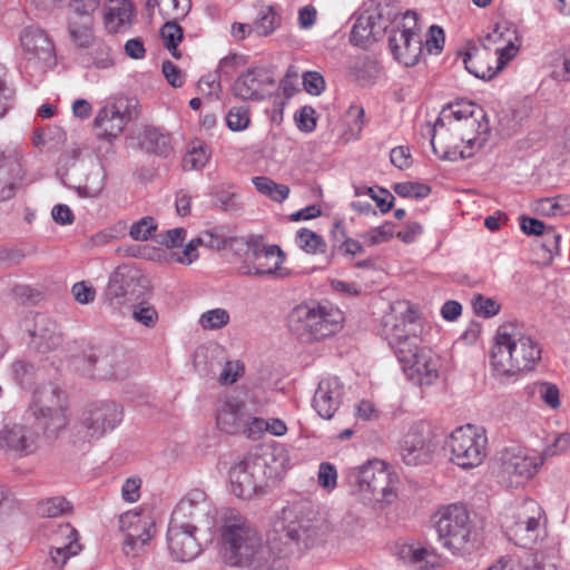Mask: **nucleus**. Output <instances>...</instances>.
I'll list each match as a JSON object with an SVG mask.
<instances>
[{
	"label": "nucleus",
	"instance_id": "27",
	"mask_svg": "<svg viewBox=\"0 0 570 570\" xmlns=\"http://www.w3.org/2000/svg\"><path fill=\"white\" fill-rule=\"evenodd\" d=\"M29 332L31 336L30 346L39 353L56 350L62 342L58 324L45 314L35 316L33 328Z\"/></svg>",
	"mask_w": 570,
	"mask_h": 570
},
{
	"label": "nucleus",
	"instance_id": "23",
	"mask_svg": "<svg viewBox=\"0 0 570 570\" xmlns=\"http://www.w3.org/2000/svg\"><path fill=\"white\" fill-rule=\"evenodd\" d=\"M389 48L394 59L405 67L415 66L422 55L420 35L411 27L393 29L387 39Z\"/></svg>",
	"mask_w": 570,
	"mask_h": 570
},
{
	"label": "nucleus",
	"instance_id": "61",
	"mask_svg": "<svg viewBox=\"0 0 570 570\" xmlns=\"http://www.w3.org/2000/svg\"><path fill=\"white\" fill-rule=\"evenodd\" d=\"M69 33L70 37L75 42H77L80 47H89L92 43L94 36L91 28L83 23V24H75L70 23L69 26Z\"/></svg>",
	"mask_w": 570,
	"mask_h": 570
},
{
	"label": "nucleus",
	"instance_id": "12",
	"mask_svg": "<svg viewBox=\"0 0 570 570\" xmlns=\"http://www.w3.org/2000/svg\"><path fill=\"white\" fill-rule=\"evenodd\" d=\"M86 372L94 379H121L128 374V362L122 347L102 344L90 347L83 355Z\"/></svg>",
	"mask_w": 570,
	"mask_h": 570
},
{
	"label": "nucleus",
	"instance_id": "4",
	"mask_svg": "<svg viewBox=\"0 0 570 570\" xmlns=\"http://www.w3.org/2000/svg\"><path fill=\"white\" fill-rule=\"evenodd\" d=\"M389 340L409 380L419 385H430L439 377L440 357L429 348H420L416 335H403L396 325Z\"/></svg>",
	"mask_w": 570,
	"mask_h": 570
},
{
	"label": "nucleus",
	"instance_id": "8",
	"mask_svg": "<svg viewBox=\"0 0 570 570\" xmlns=\"http://www.w3.org/2000/svg\"><path fill=\"white\" fill-rule=\"evenodd\" d=\"M350 482L360 499L373 508L390 504L396 499V491L386 464L372 460L350 473Z\"/></svg>",
	"mask_w": 570,
	"mask_h": 570
},
{
	"label": "nucleus",
	"instance_id": "51",
	"mask_svg": "<svg viewBox=\"0 0 570 570\" xmlns=\"http://www.w3.org/2000/svg\"><path fill=\"white\" fill-rule=\"evenodd\" d=\"M474 313L484 318H490L500 312V304L493 298L476 294L472 298Z\"/></svg>",
	"mask_w": 570,
	"mask_h": 570
},
{
	"label": "nucleus",
	"instance_id": "41",
	"mask_svg": "<svg viewBox=\"0 0 570 570\" xmlns=\"http://www.w3.org/2000/svg\"><path fill=\"white\" fill-rule=\"evenodd\" d=\"M239 274L245 276H267L276 278H286L292 273L288 268L283 266H268L264 263H256L255 266L243 264L238 268Z\"/></svg>",
	"mask_w": 570,
	"mask_h": 570
},
{
	"label": "nucleus",
	"instance_id": "1",
	"mask_svg": "<svg viewBox=\"0 0 570 570\" xmlns=\"http://www.w3.org/2000/svg\"><path fill=\"white\" fill-rule=\"evenodd\" d=\"M490 132L483 108L473 102L443 108L433 128L431 145L442 159L456 161L474 155V146L482 148Z\"/></svg>",
	"mask_w": 570,
	"mask_h": 570
},
{
	"label": "nucleus",
	"instance_id": "54",
	"mask_svg": "<svg viewBox=\"0 0 570 570\" xmlns=\"http://www.w3.org/2000/svg\"><path fill=\"white\" fill-rule=\"evenodd\" d=\"M248 109L246 107H233L226 116L227 127L233 131H240L249 125Z\"/></svg>",
	"mask_w": 570,
	"mask_h": 570
},
{
	"label": "nucleus",
	"instance_id": "7",
	"mask_svg": "<svg viewBox=\"0 0 570 570\" xmlns=\"http://www.w3.org/2000/svg\"><path fill=\"white\" fill-rule=\"evenodd\" d=\"M343 313L331 305L299 304L288 314V328L304 342L320 341L338 332Z\"/></svg>",
	"mask_w": 570,
	"mask_h": 570
},
{
	"label": "nucleus",
	"instance_id": "64",
	"mask_svg": "<svg viewBox=\"0 0 570 570\" xmlns=\"http://www.w3.org/2000/svg\"><path fill=\"white\" fill-rule=\"evenodd\" d=\"M444 46V31L439 26H431L425 40L426 50L430 53H440Z\"/></svg>",
	"mask_w": 570,
	"mask_h": 570
},
{
	"label": "nucleus",
	"instance_id": "53",
	"mask_svg": "<svg viewBox=\"0 0 570 570\" xmlns=\"http://www.w3.org/2000/svg\"><path fill=\"white\" fill-rule=\"evenodd\" d=\"M394 234V224L386 222L383 225L363 233L361 237L370 245H377L390 240Z\"/></svg>",
	"mask_w": 570,
	"mask_h": 570
},
{
	"label": "nucleus",
	"instance_id": "38",
	"mask_svg": "<svg viewBox=\"0 0 570 570\" xmlns=\"http://www.w3.org/2000/svg\"><path fill=\"white\" fill-rule=\"evenodd\" d=\"M253 184L258 193L276 203H283L289 195V187L287 185L278 184L266 176L254 177Z\"/></svg>",
	"mask_w": 570,
	"mask_h": 570
},
{
	"label": "nucleus",
	"instance_id": "15",
	"mask_svg": "<svg viewBox=\"0 0 570 570\" xmlns=\"http://www.w3.org/2000/svg\"><path fill=\"white\" fill-rule=\"evenodd\" d=\"M216 511L204 491H189L174 509L170 520L184 525H212Z\"/></svg>",
	"mask_w": 570,
	"mask_h": 570
},
{
	"label": "nucleus",
	"instance_id": "14",
	"mask_svg": "<svg viewBox=\"0 0 570 570\" xmlns=\"http://www.w3.org/2000/svg\"><path fill=\"white\" fill-rule=\"evenodd\" d=\"M121 405L112 400H101L90 403L80 417L81 426L90 438L99 439L112 431L121 421Z\"/></svg>",
	"mask_w": 570,
	"mask_h": 570
},
{
	"label": "nucleus",
	"instance_id": "34",
	"mask_svg": "<svg viewBox=\"0 0 570 570\" xmlns=\"http://www.w3.org/2000/svg\"><path fill=\"white\" fill-rule=\"evenodd\" d=\"M281 22L282 19L276 9L273 6H267L259 10L252 28L258 37H267L281 26Z\"/></svg>",
	"mask_w": 570,
	"mask_h": 570
},
{
	"label": "nucleus",
	"instance_id": "22",
	"mask_svg": "<svg viewBox=\"0 0 570 570\" xmlns=\"http://www.w3.org/2000/svg\"><path fill=\"white\" fill-rule=\"evenodd\" d=\"M22 150L18 146L0 149V202L14 196L24 177Z\"/></svg>",
	"mask_w": 570,
	"mask_h": 570
},
{
	"label": "nucleus",
	"instance_id": "29",
	"mask_svg": "<svg viewBox=\"0 0 570 570\" xmlns=\"http://www.w3.org/2000/svg\"><path fill=\"white\" fill-rule=\"evenodd\" d=\"M236 244L247 246L248 256L255 263H263V259H274L272 266H283L285 254L278 245L265 246L258 236H249L248 238L238 237Z\"/></svg>",
	"mask_w": 570,
	"mask_h": 570
},
{
	"label": "nucleus",
	"instance_id": "42",
	"mask_svg": "<svg viewBox=\"0 0 570 570\" xmlns=\"http://www.w3.org/2000/svg\"><path fill=\"white\" fill-rule=\"evenodd\" d=\"M71 510V504L63 497L42 500L37 505V512L42 518H57Z\"/></svg>",
	"mask_w": 570,
	"mask_h": 570
},
{
	"label": "nucleus",
	"instance_id": "21",
	"mask_svg": "<svg viewBox=\"0 0 570 570\" xmlns=\"http://www.w3.org/2000/svg\"><path fill=\"white\" fill-rule=\"evenodd\" d=\"M195 525H184L169 521L167 546L174 560L188 562L202 552V544L196 537Z\"/></svg>",
	"mask_w": 570,
	"mask_h": 570
},
{
	"label": "nucleus",
	"instance_id": "33",
	"mask_svg": "<svg viewBox=\"0 0 570 570\" xmlns=\"http://www.w3.org/2000/svg\"><path fill=\"white\" fill-rule=\"evenodd\" d=\"M504 527L509 539L519 547L531 548L538 540L540 524L510 523L507 517Z\"/></svg>",
	"mask_w": 570,
	"mask_h": 570
},
{
	"label": "nucleus",
	"instance_id": "11",
	"mask_svg": "<svg viewBox=\"0 0 570 570\" xmlns=\"http://www.w3.org/2000/svg\"><path fill=\"white\" fill-rule=\"evenodd\" d=\"M446 446L450 460L462 469L479 466L488 455V438L479 428L466 424L456 428L450 435Z\"/></svg>",
	"mask_w": 570,
	"mask_h": 570
},
{
	"label": "nucleus",
	"instance_id": "45",
	"mask_svg": "<svg viewBox=\"0 0 570 570\" xmlns=\"http://www.w3.org/2000/svg\"><path fill=\"white\" fill-rule=\"evenodd\" d=\"M532 393L550 409L557 410L560 406V391L558 386L550 382H538L532 386Z\"/></svg>",
	"mask_w": 570,
	"mask_h": 570
},
{
	"label": "nucleus",
	"instance_id": "32",
	"mask_svg": "<svg viewBox=\"0 0 570 570\" xmlns=\"http://www.w3.org/2000/svg\"><path fill=\"white\" fill-rule=\"evenodd\" d=\"M489 56L488 48L484 46L483 50L479 48H471L464 53L463 62L465 69L479 79H491L495 75V70L484 62Z\"/></svg>",
	"mask_w": 570,
	"mask_h": 570
},
{
	"label": "nucleus",
	"instance_id": "44",
	"mask_svg": "<svg viewBox=\"0 0 570 570\" xmlns=\"http://www.w3.org/2000/svg\"><path fill=\"white\" fill-rule=\"evenodd\" d=\"M36 372V366L26 360H17L11 365L12 377L16 383L22 387H28L33 384Z\"/></svg>",
	"mask_w": 570,
	"mask_h": 570
},
{
	"label": "nucleus",
	"instance_id": "17",
	"mask_svg": "<svg viewBox=\"0 0 570 570\" xmlns=\"http://www.w3.org/2000/svg\"><path fill=\"white\" fill-rule=\"evenodd\" d=\"M137 115L136 104L131 99H118L114 104L106 105L95 118L98 136L108 140L118 137Z\"/></svg>",
	"mask_w": 570,
	"mask_h": 570
},
{
	"label": "nucleus",
	"instance_id": "43",
	"mask_svg": "<svg viewBox=\"0 0 570 570\" xmlns=\"http://www.w3.org/2000/svg\"><path fill=\"white\" fill-rule=\"evenodd\" d=\"M332 235L335 242H340L342 239V243L338 245V248L345 255L355 256L357 254L364 253V247L362 246V244L358 240H355L347 236L346 230L341 222H335Z\"/></svg>",
	"mask_w": 570,
	"mask_h": 570
},
{
	"label": "nucleus",
	"instance_id": "52",
	"mask_svg": "<svg viewBox=\"0 0 570 570\" xmlns=\"http://www.w3.org/2000/svg\"><path fill=\"white\" fill-rule=\"evenodd\" d=\"M394 191L401 197L410 198H425L429 196L431 188L425 184L420 183H397L393 186Z\"/></svg>",
	"mask_w": 570,
	"mask_h": 570
},
{
	"label": "nucleus",
	"instance_id": "26",
	"mask_svg": "<svg viewBox=\"0 0 570 570\" xmlns=\"http://www.w3.org/2000/svg\"><path fill=\"white\" fill-rule=\"evenodd\" d=\"M343 396V385L337 377L323 379L315 391L313 406L323 419L330 420L337 411Z\"/></svg>",
	"mask_w": 570,
	"mask_h": 570
},
{
	"label": "nucleus",
	"instance_id": "24",
	"mask_svg": "<svg viewBox=\"0 0 570 570\" xmlns=\"http://www.w3.org/2000/svg\"><path fill=\"white\" fill-rule=\"evenodd\" d=\"M275 80L263 68H252L242 73L234 82L233 94L244 100H263L269 95Z\"/></svg>",
	"mask_w": 570,
	"mask_h": 570
},
{
	"label": "nucleus",
	"instance_id": "3",
	"mask_svg": "<svg viewBox=\"0 0 570 570\" xmlns=\"http://www.w3.org/2000/svg\"><path fill=\"white\" fill-rule=\"evenodd\" d=\"M541 354V345L532 335L508 323L497 330L490 364L499 375H513L533 370Z\"/></svg>",
	"mask_w": 570,
	"mask_h": 570
},
{
	"label": "nucleus",
	"instance_id": "9",
	"mask_svg": "<svg viewBox=\"0 0 570 570\" xmlns=\"http://www.w3.org/2000/svg\"><path fill=\"white\" fill-rule=\"evenodd\" d=\"M29 410L48 441L56 440L69 423L67 394L56 385L38 389Z\"/></svg>",
	"mask_w": 570,
	"mask_h": 570
},
{
	"label": "nucleus",
	"instance_id": "36",
	"mask_svg": "<svg viewBox=\"0 0 570 570\" xmlns=\"http://www.w3.org/2000/svg\"><path fill=\"white\" fill-rule=\"evenodd\" d=\"M235 242H238V237L228 235L224 226L204 230L197 236V243L212 249H224Z\"/></svg>",
	"mask_w": 570,
	"mask_h": 570
},
{
	"label": "nucleus",
	"instance_id": "19",
	"mask_svg": "<svg viewBox=\"0 0 570 570\" xmlns=\"http://www.w3.org/2000/svg\"><path fill=\"white\" fill-rule=\"evenodd\" d=\"M40 431L35 421L32 424L16 423L7 425L0 431V450L17 456H27L35 453L40 443Z\"/></svg>",
	"mask_w": 570,
	"mask_h": 570
},
{
	"label": "nucleus",
	"instance_id": "16",
	"mask_svg": "<svg viewBox=\"0 0 570 570\" xmlns=\"http://www.w3.org/2000/svg\"><path fill=\"white\" fill-rule=\"evenodd\" d=\"M432 429L426 422H416L410 426L400 444V454L406 465H420L430 462L433 453Z\"/></svg>",
	"mask_w": 570,
	"mask_h": 570
},
{
	"label": "nucleus",
	"instance_id": "20",
	"mask_svg": "<svg viewBox=\"0 0 570 570\" xmlns=\"http://www.w3.org/2000/svg\"><path fill=\"white\" fill-rule=\"evenodd\" d=\"M498 462L503 475L519 483L522 480L533 478L540 465L542 459L529 454L528 451L519 445H512L503 449L498 455Z\"/></svg>",
	"mask_w": 570,
	"mask_h": 570
},
{
	"label": "nucleus",
	"instance_id": "18",
	"mask_svg": "<svg viewBox=\"0 0 570 570\" xmlns=\"http://www.w3.org/2000/svg\"><path fill=\"white\" fill-rule=\"evenodd\" d=\"M118 523L120 531L125 534L124 552L126 556H138L155 533V522L151 518L137 512L121 514Z\"/></svg>",
	"mask_w": 570,
	"mask_h": 570
},
{
	"label": "nucleus",
	"instance_id": "25",
	"mask_svg": "<svg viewBox=\"0 0 570 570\" xmlns=\"http://www.w3.org/2000/svg\"><path fill=\"white\" fill-rule=\"evenodd\" d=\"M138 281L137 272L124 265L118 266L109 276L108 285L105 292L106 301L114 308L124 304L132 303L138 298L134 284Z\"/></svg>",
	"mask_w": 570,
	"mask_h": 570
},
{
	"label": "nucleus",
	"instance_id": "50",
	"mask_svg": "<svg viewBox=\"0 0 570 570\" xmlns=\"http://www.w3.org/2000/svg\"><path fill=\"white\" fill-rule=\"evenodd\" d=\"M296 242L298 246L308 254H315L325 245L320 235L306 228H302L297 232Z\"/></svg>",
	"mask_w": 570,
	"mask_h": 570
},
{
	"label": "nucleus",
	"instance_id": "62",
	"mask_svg": "<svg viewBox=\"0 0 570 570\" xmlns=\"http://www.w3.org/2000/svg\"><path fill=\"white\" fill-rule=\"evenodd\" d=\"M102 176L99 173L90 174L83 186L78 188V193L81 196L96 198L100 195L104 189Z\"/></svg>",
	"mask_w": 570,
	"mask_h": 570
},
{
	"label": "nucleus",
	"instance_id": "6",
	"mask_svg": "<svg viewBox=\"0 0 570 570\" xmlns=\"http://www.w3.org/2000/svg\"><path fill=\"white\" fill-rule=\"evenodd\" d=\"M442 546L455 556L470 553L476 547L478 530L463 504H449L433 517Z\"/></svg>",
	"mask_w": 570,
	"mask_h": 570
},
{
	"label": "nucleus",
	"instance_id": "48",
	"mask_svg": "<svg viewBox=\"0 0 570 570\" xmlns=\"http://www.w3.org/2000/svg\"><path fill=\"white\" fill-rule=\"evenodd\" d=\"M434 557L433 552L430 550L422 548V547H413L407 546L404 547L402 550V558L411 563V564H417L425 562V566L421 567V570H428V566H433L434 563L430 560V558Z\"/></svg>",
	"mask_w": 570,
	"mask_h": 570
},
{
	"label": "nucleus",
	"instance_id": "59",
	"mask_svg": "<svg viewBox=\"0 0 570 570\" xmlns=\"http://www.w3.org/2000/svg\"><path fill=\"white\" fill-rule=\"evenodd\" d=\"M317 480L322 488L333 490L336 487L337 481L336 468L328 462L321 463L318 468Z\"/></svg>",
	"mask_w": 570,
	"mask_h": 570
},
{
	"label": "nucleus",
	"instance_id": "40",
	"mask_svg": "<svg viewBox=\"0 0 570 570\" xmlns=\"http://www.w3.org/2000/svg\"><path fill=\"white\" fill-rule=\"evenodd\" d=\"M533 212L543 216H563L570 212V203L561 196L542 198L534 203Z\"/></svg>",
	"mask_w": 570,
	"mask_h": 570
},
{
	"label": "nucleus",
	"instance_id": "60",
	"mask_svg": "<svg viewBox=\"0 0 570 570\" xmlns=\"http://www.w3.org/2000/svg\"><path fill=\"white\" fill-rule=\"evenodd\" d=\"M80 546L73 540L62 547H53L50 551L53 563L63 566L71 556H76Z\"/></svg>",
	"mask_w": 570,
	"mask_h": 570
},
{
	"label": "nucleus",
	"instance_id": "55",
	"mask_svg": "<svg viewBox=\"0 0 570 570\" xmlns=\"http://www.w3.org/2000/svg\"><path fill=\"white\" fill-rule=\"evenodd\" d=\"M156 228L157 225L154 218L146 216L131 225L129 235L135 240H147Z\"/></svg>",
	"mask_w": 570,
	"mask_h": 570
},
{
	"label": "nucleus",
	"instance_id": "5",
	"mask_svg": "<svg viewBox=\"0 0 570 570\" xmlns=\"http://www.w3.org/2000/svg\"><path fill=\"white\" fill-rule=\"evenodd\" d=\"M282 454V449L271 446L248 453L229 470L232 492L238 498L252 499L263 488L267 471L277 472L276 460Z\"/></svg>",
	"mask_w": 570,
	"mask_h": 570
},
{
	"label": "nucleus",
	"instance_id": "46",
	"mask_svg": "<svg viewBox=\"0 0 570 570\" xmlns=\"http://www.w3.org/2000/svg\"><path fill=\"white\" fill-rule=\"evenodd\" d=\"M198 323L207 331L220 330L229 323V314L224 308L209 309L200 315Z\"/></svg>",
	"mask_w": 570,
	"mask_h": 570
},
{
	"label": "nucleus",
	"instance_id": "47",
	"mask_svg": "<svg viewBox=\"0 0 570 570\" xmlns=\"http://www.w3.org/2000/svg\"><path fill=\"white\" fill-rule=\"evenodd\" d=\"M209 154L206 147L202 142H198L184 156L183 167L186 170L202 169L207 164Z\"/></svg>",
	"mask_w": 570,
	"mask_h": 570
},
{
	"label": "nucleus",
	"instance_id": "2",
	"mask_svg": "<svg viewBox=\"0 0 570 570\" xmlns=\"http://www.w3.org/2000/svg\"><path fill=\"white\" fill-rule=\"evenodd\" d=\"M276 538L264 542L258 531L246 521L225 524L220 531L222 556L226 564L242 570H289Z\"/></svg>",
	"mask_w": 570,
	"mask_h": 570
},
{
	"label": "nucleus",
	"instance_id": "10",
	"mask_svg": "<svg viewBox=\"0 0 570 570\" xmlns=\"http://www.w3.org/2000/svg\"><path fill=\"white\" fill-rule=\"evenodd\" d=\"M278 540L284 542L285 550L282 556L298 550L309 549L322 540L324 528L318 519H314L303 511L301 507H291L283 510V521L279 530H276ZM279 551V549H276ZM286 559V557H284Z\"/></svg>",
	"mask_w": 570,
	"mask_h": 570
},
{
	"label": "nucleus",
	"instance_id": "57",
	"mask_svg": "<svg viewBox=\"0 0 570 570\" xmlns=\"http://www.w3.org/2000/svg\"><path fill=\"white\" fill-rule=\"evenodd\" d=\"M132 317L147 327H154L158 320V313L154 306L141 303L134 308Z\"/></svg>",
	"mask_w": 570,
	"mask_h": 570
},
{
	"label": "nucleus",
	"instance_id": "13",
	"mask_svg": "<svg viewBox=\"0 0 570 570\" xmlns=\"http://www.w3.org/2000/svg\"><path fill=\"white\" fill-rule=\"evenodd\" d=\"M20 40L26 68L36 72H45L56 66L55 47L45 30L38 27H28L23 30Z\"/></svg>",
	"mask_w": 570,
	"mask_h": 570
},
{
	"label": "nucleus",
	"instance_id": "30",
	"mask_svg": "<svg viewBox=\"0 0 570 570\" xmlns=\"http://www.w3.org/2000/svg\"><path fill=\"white\" fill-rule=\"evenodd\" d=\"M134 19V10L127 0H111L105 13V24L110 32L127 29Z\"/></svg>",
	"mask_w": 570,
	"mask_h": 570
},
{
	"label": "nucleus",
	"instance_id": "31",
	"mask_svg": "<svg viewBox=\"0 0 570 570\" xmlns=\"http://www.w3.org/2000/svg\"><path fill=\"white\" fill-rule=\"evenodd\" d=\"M139 146L149 154L167 157L171 150L170 137L156 127H145L138 135Z\"/></svg>",
	"mask_w": 570,
	"mask_h": 570
},
{
	"label": "nucleus",
	"instance_id": "49",
	"mask_svg": "<svg viewBox=\"0 0 570 570\" xmlns=\"http://www.w3.org/2000/svg\"><path fill=\"white\" fill-rule=\"evenodd\" d=\"M372 36L371 17H360L351 31L350 40L355 46H365Z\"/></svg>",
	"mask_w": 570,
	"mask_h": 570
},
{
	"label": "nucleus",
	"instance_id": "37",
	"mask_svg": "<svg viewBox=\"0 0 570 570\" xmlns=\"http://www.w3.org/2000/svg\"><path fill=\"white\" fill-rule=\"evenodd\" d=\"M542 514L543 510L537 501L524 499L513 509L510 523L540 524Z\"/></svg>",
	"mask_w": 570,
	"mask_h": 570
},
{
	"label": "nucleus",
	"instance_id": "35",
	"mask_svg": "<svg viewBox=\"0 0 570 570\" xmlns=\"http://www.w3.org/2000/svg\"><path fill=\"white\" fill-rule=\"evenodd\" d=\"M561 235L553 227H549L541 242L538 244L535 253L543 265H550L554 256L560 254Z\"/></svg>",
	"mask_w": 570,
	"mask_h": 570
},
{
	"label": "nucleus",
	"instance_id": "58",
	"mask_svg": "<svg viewBox=\"0 0 570 570\" xmlns=\"http://www.w3.org/2000/svg\"><path fill=\"white\" fill-rule=\"evenodd\" d=\"M267 430L268 421L262 417L252 416L247 413L246 428L242 430L240 433L246 434L248 439L258 440L265 432H267Z\"/></svg>",
	"mask_w": 570,
	"mask_h": 570
},
{
	"label": "nucleus",
	"instance_id": "56",
	"mask_svg": "<svg viewBox=\"0 0 570 570\" xmlns=\"http://www.w3.org/2000/svg\"><path fill=\"white\" fill-rule=\"evenodd\" d=\"M91 56L92 65L98 69H109L115 63L111 57V48L104 42L95 45Z\"/></svg>",
	"mask_w": 570,
	"mask_h": 570
},
{
	"label": "nucleus",
	"instance_id": "63",
	"mask_svg": "<svg viewBox=\"0 0 570 570\" xmlns=\"http://www.w3.org/2000/svg\"><path fill=\"white\" fill-rule=\"evenodd\" d=\"M303 85L305 90L314 96L321 95L325 89V80L317 71H306L303 75Z\"/></svg>",
	"mask_w": 570,
	"mask_h": 570
},
{
	"label": "nucleus",
	"instance_id": "39",
	"mask_svg": "<svg viewBox=\"0 0 570 570\" xmlns=\"http://www.w3.org/2000/svg\"><path fill=\"white\" fill-rule=\"evenodd\" d=\"M159 33L164 40V47L171 53L174 58L179 59L180 52L178 51L177 47L183 40L184 31L179 26L178 20H171L164 23L159 30Z\"/></svg>",
	"mask_w": 570,
	"mask_h": 570
},
{
	"label": "nucleus",
	"instance_id": "28",
	"mask_svg": "<svg viewBox=\"0 0 570 570\" xmlns=\"http://www.w3.org/2000/svg\"><path fill=\"white\" fill-rule=\"evenodd\" d=\"M246 404L237 397H227L219 406L216 422L218 428L228 434L240 433L247 422Z\"/></svg>",
	"mask_w": 570,
	"mask_h": 570
}]
</instances>
